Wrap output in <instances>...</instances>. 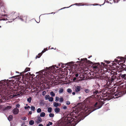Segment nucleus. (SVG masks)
<instances>
[{"mask_svg": "<svg viewBox=\"0 0 126 126\" xmlns=\"http://www.w3.org/2000/svg\"><path fill=\"white\" fill-rule=\"evenodd\" d=\"M17 17V16L15 18H16Z\"/></svg>", "mask_w": 126, "mask_h": 126, "instance_id": "obj_64", "label": "nucleus"}, {"mask_svg": "<svg viewBox=\"0 0 126 126\" xmlns=\"http://www.w3.org/2000/svg\"><path fill=\"white\" fill-rule=\"evenodd\" d=\"M60 65H61V64H60H60H58V66H60Z\"/></svg>", "mask_w": 126, "mask_h": 126, "instance_id": "obj_59", "label": "nucleus"}, {"mask_svg": "<svg viewBox=\"0 0 126 126\" xmlns=\"http://www.w3.org/2000/svg\"><path fill=\"white\" fill-rule=\"evenodd\" d=\"M116 76H115L113 75L112 76L111 78L110 79H108V81L104 79L103 81L105 82H106V84L104 85V87L105 88V89H102L101 87L98 84L95 85L94 86V88L93 89L92 91V92L94 94L96 95L98 94H105V90L113 89V86H112L113 85L111 84L112 82L114 80V79L116 78Z\"/></svg>", "mask_w": 126, "mask_h": 126, "instance_id": "obj_1", "label": "nucleus"}, {"mask_svg": "<svg viewBox=\"0 0 126 126\" xmlns=\"http://www.w3.org/2000/svg\"><path fill=\"white\" fill-rule=\"evenodd\" d=\"M114 73V72L113 71H111V74H113V73Z\"/></svg>", "mask_w": 126, "mask_h": 126, "instance_id": "obj_56", "label": "nucleus"}, {"mask_svg": "<svg viewBox=\"0 0 126 126\" xmlns=\"http://www.w3.org/2000/svg\"><path fill=\"white\" fill-rule=\"evenodd\" d=\"M101 63L102 64H103V65L101 64L100 65L99 63H95L93 65V67L94 69L97 70L98 69V68L100 67V68L101 70V71L102 70V67L103 68V66H104L105 64L104 63L102 62Z\"/></svg>", "mask_w": 126, "mask_h": 126, "instance_id": "obj_6", "label": "nucleus"}, {"mask_svg": "<svg viewBox=\"0 0 126 126\" xmlns=\"http://www.w3.org/2000/svg\"><path fill=\"white\" fill-rule=\"evenodd\" d=\"M49 117H53L54 116L53 113H50L49 115Z\"/></svg>", "mask_w": 126, "mask_h": 126, "instance_id": "obj_28", "label": "nucleus"}, {"mask_svg": "<svg viewBox=\"0 0 126 126\" xmlns=\"http://www.w3.org/2000/svg\"><path fill=\"white\" fill-rule=\"evenodd\" d=\"M123 94V92H121L120 91H119L116 92L115 93H113L108 94L107 95V94H104L103 96H104V97L105 96H107L106 98L108 100H109L111 99L114 98H117L118 97L121 96Z\"/></svg>", "mask_w": 126, "mask_h": 126, "instance_id": "obj_2", "label": "nucleus"}, {"mask_svg": "<svg viewBox=\"0 0 126 126\" xmlns=\"http://www.w3.org/2000/svg\"><path fill=\"white\" fill-rule=\"evenodd\" d=\"M81 87V86H77L75 87V92L78 94L79 93V92L80 90Z\"/></svg>", "mask_w": 126, "mask_h": 126, "instance_id": "obj_8", "label": "nucleus"}, {"mask_svg": "<svg viewBox=\"0 0 126 126\" xmlns=\"http://www.w3.org/2000/svg\"><path fill=\"white\" fill-rule=\"evenodd\" d=\"M59 99V97L58 96H56V99L55 100V101L56 102H57L58 101Z\"/></svg>", "mask_w": 126, "mask_h": 126, "instance_id": "obj_32", "label": "nucleus"}, {"mask_svg": "<svg viewBox=\"0 0 126 126\" xmlns=\"http://www.w3.org/2000/svg\"><path fill=\"white\" fill-rule=\"evenodd\" d=\"M39 126H43V125L42 124H39Z\"/></svg>", "mask_w": 126, "mask_h": 126, "instance_id": "obj_53", "label": "nucleus"}, {"mask_svg": "<svg viewBox=\"0 0 126 126\" xmlns=\"http://www.w3.org/2000/svg\"><path fill=\"white\" fill-rule=\"evenodd\" d=\"M16 13H14V15H16Z\"/></svg>", "mask_w": 126, "mask_h": 126, "instance_id": "obj_58", "label": "nucleus"}, {"mask_svg": "<svg viewBox=\"0 0 126 126\" xmlns=\"http://www.w3.org/2000/svg\"><path fill=\"white\" fill-rule=\"evenodd\" d=\"M88 109V111H89L90 110L89 109Z\"/></svg>", "mask_w": 126, "mask_h": 126, "instance_id": "obj_63", "label": "nucleus"}, {"mask_svg": "<svg viewBox=\"0 0 126 126\" xmlns=\"http://www.w3.org/2000/svg\"><path fill=\"white\" fill-rule=\"evenodd\" d=\"M79 112V111H73V112L74 113H75L76 114H78V113Z\"/></svg>", "mask_w": 126, "mask_h": 126, "instance_id": "obj_45", "label": "nucleus"}, {"mask_svg": "<svg viewBox=\"0 0 126 126\" xmlns=\"http://www.w3.org/2000/svg\"><path fill=\"white\" fill-rule=\"evenodd\" d=\"M52 108L51 107H49L48 108V111L49 112H51L52 111Z\"/></svg>", "mask_w": 126, "mask_h": 126, "instance_id": "obj_27", "label": "nucleus"}, {"mask_svg": "<svg viewBox=\"0 0 126 126\" xmlns=\"http://www.w3.org/2000/svg\"><path fill=\"white\" fill-rule=\"evenodd\" d=\"M27 75H30L31 74L30 73L28 72V73L27 74Z\"/></svg>", "mask_w": 126, "mask_h": 126, "instance_id": "obj_54", "label": "nucleus"}, {"mask_svg": "<svg viewBox=\"0 0 126 126\" xmlns=\"http://www.w3.org/2000/svg\"><path fill=\"white\" fill-rule=\"evenodd\" d=\"M19 111V109L17 108L14 109L13 110V112L14 114H18Z\"/></svg>", "mask_w": 126, "mask_h": 126, "instance_id": "obj_9", "label": "nucleus"}, {"mask_svg": "<svg viewBox=\"0 0 126 126\" xmlns=\"http://www.w3.org/2000/svg\"><path fill=\"white\" fill-rule=\"evenodd\" d=\"M54 68H55L54 67H54H50L49 68V70L50 69H53Z\"/></svg>", "mask_w": 126, "mask_h": 126, "instance_id": "obj_44", "label": "nucleus"}, {"mask_svg": "<svg viewBox=\"0 0 126 126\" xmlns=\"http://www.w3.org/2000/svg\"><path fill=\"white\" fill-rule=\"evenodd\" d=\"M46 93V91H43L42 92V94L43 95H45Z\"/></svg>", "mask_w": 126, "mask_h": 126, "instance_id": "obj_40", "label": "nucleus"}, {"mask_svg": "<svg viewBox=\"0 0 126 126\" xmlns=\"http://www.w3.org/2000/svg\"><path fill=\"white\" fill-rule=\"evenodd\" d=\"M44 49V51H45V52L47 50V48H45Z\"/></svg>", "mask_w": 126, "mask_h": 126, "instance_id": "obj_55", "label": "nucleus"}, {"mask_svg": "<svg viewBox=\"0 0 126 126\" xmlns=\"http://www.w3.org/2000/svg\"><path fill=\"white\" fill-rule=\"evenodd\" d=\"M32 99V98L31 97H30L29 98H28L27 99V101L28 102L30 103H31V101Z\"/></svg>", "mask_w": 126, "mask_h": 126, "instance_id": "obj_18", "label": "nucleus"}, {"mask_svg": "<svg viewBox=\"0 0 126 126\" xmlns=\"http://www.w3.org/2000/svg\"><path fill=\"white\" fill-rule=\"evenodd\" d=\"M117 59H115V62L117 63L118 64L122 66L125 65L124 63H125L126 60V57H117Z\"/></svg>", "mask_w": 126, "mask_h": 126, "instance_id": "obj_4", "label": "nucleus"}, {"mask_svg": "<svg viewBox=\"0 0 126 126\" xmlns=\"http://www.w3.org/2000/svg\"><path fill=\"white\" fill-rule=\"evenodd\" d=\"M63 89H61L59 90V93H62L63 92Z\"/></svg>", "mask_w": 126, "mask_h": 126, "instance_id": "obj_39", "label": "nucleus"}, {"mask_svg": "<svg viewBox=\"0 0 126 126\" xmlns=\"http://www.w3.org/2000/svg\"><path fill=\"white\" fill-rule=\"evenodd\" d=\"M72 94L73 95H75V92H73L72 93Z\"/></svg>", "mask_w": 126, "mask_h": 126, "instance_id": "obj_51", "label": "nucleus"}, {"mask_svg": "<svg viewBox=\"0 0 126 126\" xmlns=\"http://www.w3.org/2000/svg\"><path fill=\"white\" fill-rule=\"evenodd\" d=\"M29 124L31 125H33L34 124V121L33 120H31L30 121Z\"/></svg>", "mask_w": 126, "mask_h": 126, "instance_id": "obj_15", "label": "nucleus"}, {"mask_svg": "<svg viewBox=\"0 0 126 126\" xmlns=\"http://www.w3.org/2000/svg\"><path fill=\"white\" fill-rule=\"evenodd\" d=\"M19 18L21 21L26 22L27 19V16L25 15L21 16L19 17Z\"/></svg>", "mask_w": 126, "mask_h": 126, "instance_id": "obj_7", "label": "nucleus"}, {"mask_svg": "<svg viewBox=\"0 0 126 126\" xmlns=\"http://www.w3.org/2000/svg\"><path fill=\"white\" fill-rule=\"evenodd\" d=\"M16 72L17 73H19V72H18L16 71Z\"/></svg>", "mask_w": 126, "mask_h": 126, "instance_id": "obj_62", "label": "nucleus"}, {"mask_svg": "<svg viewBox=\"0 0 126 126\" xmlns=\"http://www.w3.org/2000/svg\"><path fill=\"white\" fill-rule=\"evenodd\" d=\"M67 92L68 93H70L72 92V90L71 89H68L67 90Z\"/></svg>", "mask_w": 126, "mask_h": 126, "instance_id": "obj_33", "label": "nucleus"}, {"mask_svg": "<svg viewBox=\"0 0 126 126\" xmlns=\"http://www.w3.org/2000/svg\"><path fill=\"white\" fill-rule=\"evenodd\" d=\"M85 91L87 93H88L89 91L90 90L88 89H86L85 90Z\"/></svg>", "mask_w": 126, "mask_h": 126, "instance_id": "obj_36", "label": "nucleus"}, {"mask_svg": "<svg viewBox=\"0 0 126 126\" xmlns=\"http://www.w3.org/2000/svg\"><path fill=\"white\" fill-rule=\"evenodd\" d=\"M50 94L53 97L55 96V94L53 91H51L50 92Z\"/></svg>", "mask_w": 126, "mask_h": 126, "instance_id": "obj_20", "label": "nucleus"}, {"mask_svg": "<svg viewBox=\"0 0 126 126\" xmlns=\"http://www.w3.org/2000/svg\"><path fill=\"white\" fill-rule=\"evenodd\" d=\"M54 106V107H58L59 105V104L55 102L53 103Z\"/></svg>", "mask_w": 126, "mask_h": 126, "instance_id": "obj_17", "label": "nucleus"}, {"mask_svg": "<svg viewBox=\"0 0 126 126\" xmlns=\"http://www.w3.org/2000/svg\"><path fill=\"white\" fill-rule=\"evenodd\" d=\"M27 118L26 117H24L22 119L24 120H26Z\"/></svg>", "mask_w": 126, "mask_h": 126, "instance_id": "obj_47", "label": "nucleus"}, {"mask_svg": "<svg viewBox=\"0 0 126 126\" xmlns=\"http://www.w3.org/2000/svg\"><path fill=\"white\" fill-rule=\"evenodd\" d=\"M106 98H103L101 99V100H100L98 102H96L94 105V107L95 108V110L97 109L100 108L102 106V105L104 104L105 103L104 102L106 100Z\"/></svg>", "mask_w": 126, "mask_h": 126, "instance_id": "obj_5", "label": "nucleus"}, {"mask_svg": "<svg viewBox=\"0 0 126 126\" xmlns=\"http://www.w3.org/2000/svg\"><path fill=\"white\" fill-rule=\"evenodd\" d=\"M30 107L29 106H25V109H26L28 108H30Z\"/></svg>", "mask_w": 126, "mask_h": 126, "instance_id": "obj_41", "label": "nucleus"}, {"mask_svg": "<svg viewBox=\"0 0 126 126\" xmlns=\"http://www.w3.org/2000/svg\"><path fill=\"white\" fill-rule=\"evenodd\" d=\"M122 69L124 70H125L126 71V65H124L122 66Z\"/></svg>", "mask_w": 126, "mask_h": 126, "instance_id": "obj_22", "label": "nucleus"}, {"mask_svg": "<svg viewBox=\"0 0 126 126\" xmlns=\"http://www.w3.org/2000/svg\"><path fill=\"white\" fill-rule=\"evenodd\" d=\"M19 107H20V105L19 104H18L16 105V108H19Z\"/></svg>", "mask_w": 126, "mask_h": 126, "instance_id": "obj_43", "label": "nucleus"}, {"mask_svg": "<svg viewBox=\"0 0 126 126\" xmlns=\"http://www.w3.org/2000/svg\"><path fill=\"white\" fill-rule=\"evenodd\" d=\"M61 63V67H62V68H63L64 67V66H63V63Z\"/></svg>", "mask_w": 126, "mask_h": 126, "instance_id": "obj_48", "label": "nucleus"}, {"mask_svg": "<svg viewBox=\"0 0 126 126\" xmlns=\"http://www.w3.org/2000/svg\"><path fill=\"white\" fill-rule=\"evenodd\" d=\"M17 76H13V77H12V78H15V77H17Z\"/></svg>", "mask_w": 126, "mask_h": 126, "instance_id": "obj_57", "label": "nucleus"}, {"mask_svg": "<svg viewBox=\"0 0 126 126\" xmlns=\"http://www.w3.org/2000/svg\"><path fill=\"white\" fill-rule=\"evenodd\" d=\"M63 109L65 110H66L67 109V107L66 106H63Z\"/></svg>", "mask_w": 126, "mask_h": 126, "instance_id": "obj_37", "label": "nucleus"}, {"mask_svg": "<svg viewBox=\"0 0 126 126\" xmlns=\"http://www.w3.org/2000/svg\"><path fill=\"white\" fill-rule=\"evenodd\" d=\"M42 53H39L38 54V55L37 56L35 57V59H37V58H40L41 56L42 55Z\"/></svg>", "mask_w": 126, "mask_h": 126, "instance_id": "obj_16", "label": "nucleus"}, {"mask_svg": "<svg viewBox=\"0 0 126 126\" xmlns=\"http://www.w3.org/2000/svg\"><path fill=\"white\" fill-rule=\"evenodd\" d=\"M45 52V51H44V50H43L42 51V52H41L42 53V54L44 52Z\"/></svg>", "mask_w": 126, "mask_h": 126, "instance_id": "obj_52", "label": "nucleus"}, {"mask_svg": "<svg viewBox=\"0 0 126 126\" xmlns=\"http://www.w3.org/2000/svg\"><path fill=\"white\" fill-rule=\"evenodd\" d=\"M53 123L52 122H49L48 124L47 125V126H49L50 125H51Z\"/></svg>", "mask_w": 126, "mask_h": 126, "instance_id": "obj_29", "label": "nucleus"}, {"mask_svg": "<svg viewBox=\"0 0 126 126\" xmlns=\"http://www.w3.org/2000/svg\"><path fill=\"white\" fill-rule=\"evenodd\" d=\"M11 108V107L10 106H8L6 107L5 108V110H8L10 109Z\"/></svg>", "mask_w": 126, "mask_h": 126, "instance_id": "obj_25", "label": "nucleus"}, {"mask_svg": "<svg viewBox=\"0 0 126 126\" xmlns=\"http://www.w3.org/2000/svg\"><path fill=\"white\" fill-rule=\"evenodd\" d=\"M38 119L36 120V122L37 124H39L42 122V120L41 118L39 116H38Z\"/></svg>", "mask_w": 126, "mask_h": 126, "instance_id": "obj_10", "label": "nucleus"}, {"mask_svg": "<svg viewBox=\"0 0 126 126\" xmlns=\"http://www.w3.org/2000/svg\"><path fill=\"white\" fill-rule=\"evenodd\" d=\"M98 70V71H99L100 70H99V69L97 70ZM97 71H98V70H97Z\"/></svg>", "mask_w": 126, "mask_h": 126, "instance_id": "obj_60", "label": "nucleus"}, {"mask_svg": "<svg viewBox=\"0 0 126 126\" xmlns=\"http://www.w3.org/2000/svg\"><path fill=\"white\" fill-rule=\"evenodd\" d=\"M60 109L58 108H56L54 109L55 112L57 113H58L60 112Z\"/></svg>", "mask_w": 126, "mask_h": 126, "instance_id": "obj_12", "label": "nucleus"}, {"mask_svg": "<svg viewBox=\"0 0 126 126\" xmlns=\"http://www.w3.org/2000/svg\"><path fill=\"white\" fill-rule=\"evenodd\" d=\"M114 61H113V63H112V65L113 66H115L117 65V63H114Z\"/></svg>", "mask_w": 126, "mask_h": 126, "instance_id": "obj_35", "label": "nucleus"}, {"mask_svg": "<svg viewBox=\"0 0 126 126\" xmlns=\"http://www.w3.org/2000/svg\"><path fill=\"white\" fill-rule=\"evenodd\" d=\"M88 62H89V63H91V62L90 61H88Z\"/></svg>", "mask_w": 126, "mask_h": 126, "instance_id": "obj_61", "label": "nucleus"}, {"mask_svg": "<svg viewBox=\"0 0 126 126\" xmlns=\"http://www.w3.org/2000/svg\"><path fill=\"white\" fill-rule=\"evenodd\" d=\"M49 97H50V96L48 95H46L45 96V98L46 100L48 99H49Z\"/></svg>", "mask_w": 126, "mask_h": 126, "instance_id": "obj_21", "label": "nucleus"}, {"mask_svg": "<svg viewBox=\"0 0 126 126\" xmlns=\"http://www.w3.org/2000/svg\"><path fill=\"white\" fill-rule=\"evenodd\" d=\"M45 115V114L44 112H41L40 114V116L41 117H44Z\"/></svg>", "mask_w": 126, "mask_h": 126, "instance_id": "obj_19", "label": "nucleus"}, {"mask_svg": "<svg viewBox=\"0 0 126 126\" xmlns=\"http://www.w3.org/2000/svg\"><path fill=\"white\" fill-rule=\"evenodd\" d=\"M35 108L34 107L31 106V110L33 111H34L35 110Z\"/></svg>", "mask_w": 126, "mask_h": 126, "instance_id": "obj_23", "label": "nucleus"}, {"mask_svg": "<svg viewBox=\"0 0 126 126\" xmlns=\"http://www.w3.org/2000/svg\"><path fill=\"white\" fill-rule=\"evenodd\" d=\"M104 62H105L107 64H109L110 63V62L107 61H105Z\"/></svg>", "mask_w": 126, "mask_h": 126, "instance_id": "obj_42", "label": "nucleus"}, {"mask_svg": "<svg viewBox=\"0 0 126 126\" xmlns=\"http://www.w3.org/2000/svg\"><path fill=\"white\" fill-rule=\"evenodd\" d=\"M63 101H64L63 98L62 97L60 99V101H59L60 102H63Z\"/></svg>", "mask_w": 126, "mask_h": 126, "instance_id": "obj_31", "label": "nucleus"}, {"mask_svg": "<svg viewBox=\"0 0 126 126\" xmlns=\"http://www.w3.org/2000/svg\"><path fill=\"white\" fill-rule=\"evenodd\" d=\"M53 98L52 97H49V101H50L51 102H52L53 100Z\"/></svg>", "mask_w": 126, "mask_h": 126, "instance_id": "obj_24", "label": "nucleus"}, {"mask_svg": "<svg viewBox=\"0 0 126 126\" xmlns=\"http://www.w3.org/2000/svg\"><path fill=\"white\" fill-rule=\"evenodd\" d=\"M81 61H84V62L86 61L87 60V58H86L85 59H81Z\"/></svg>", "mask_w": 126, "mask_h": 126, "instance_id": "obj_38", "label": "nucleus"}, {"mask_svg": "<svg viewBox=\"0 0 126 126\" xmlns=\"http://www.w3.org/2000/svg\"><path fill=\"white\" fill-rule=\"evenodd\" d=\"M120 76L122 79H126V74H124L121 75Z\"/></svg>", "mask_w": 126, "mask_h": 126, "instance_id": "obj_13", "label": "nucleus"}, {"mask_svg": "<svg viewBox=\"0 0 126 126\" xmlns=\"http://www.w3.org/2000/svg\"><path fill=\"white\" fill-rule=\"evenodd\" d=\"M32 113V112L31 111H30L29 112V114H30V115H31Z\"/></svg>", "mask_w": 126, "mask_h": 126, "instance_id": "obj_50", "label": "nucleus"}, {"mask_svg": "<svg viewBox=\"0 0 126 126\" xmlns=\"http://www.w3.org/2000/svg\"><path fill=\"white\" fill-rule=\"evenodd\" d=\"M63 123L64 126H69L70 125L74 124L77 121L76 119H75L71 116L70 117H67Z\"/></svg>", "mask_w": 126, "mask_h": 126, "instance_id": "obj_3", "label": "nucleus"}, {"mask_svg": "<svg viewBox=\"0 0 126 126\" xmlns=\"http://www.w3.org/2000/svg\"><path fill=\"white\" fill-rule=\"evenodd\" d=\"M79 75L78 74V73L76 74L75 75L76 77H78V76H79Z\"/></svg>", "mask_w": 126, "mask_h": 126, "instance_id": "obj_49", "label": "nucleus"}, {"mask_svg": "<svg viewBox=\"0 0 126 126\" xmlns=\"http://www.w3.org/2000/svg\"><path fill=\"white\" fill-rule=\"evenodd\" d=\"M13 118V117L12 115H10L8 118V119L9 121H11L12 120Z\"/></svg>", "mask_w": 126, "mask_h": 126, "instance_id": "obj_14", "label": "nucleus"}, {"mask_svg": "<svg viewBox=\"0 0 126 126\" xmlns=\"http://www.w3.org/2000/svg\"><path fill=\"white\" fill-rule=\"evenodd\" d=\"M106 75H105L104 76H103V77H102V79H107L108 78V77Z\"/></svg>", "mask_w": 126, "mask_h": 126, "instance_id": "obj_26", "label": "nucleus"}, {"mask_svg": "<svg viewBox=\"0 0 126 126\" xmlns=\"http://www.w3.org/2000/svg\"><path fill=\"white\" fill-rule=\"evenodd\" d=\"M66 103V104L68 105H69L70 104V101H67Z\"/></svg>", "mask_w": 126, "mask_h": 126, "instance_id": "obj_34", "label": "nucleus"}, {"mask_svg": "<svg viewBox=\"0 0 126 126\" xmlns=\"http://www.w3.org/2000/svg\"><path fill=\"white\" fill-rule=\"evenodd\" d=\"M30 68H26V69H25V71H24L23 72H22L21 73V74H24L25 73L28 71H29L30 70Z\"/></svg>", "mask_w": 126, "mask_h": 126, "instance_id": "obj_11", "label": "nucleus"}, {"mask_svg": "<svg viewBox=\"0 0 126 126\" xmlns=\"http://www.w3.org/2000/svg\"><path fill=\"white\" fill-rule=\"evenodd\" d=\"M77 79V78H76V77H74L73 79V81H76V80Z\"/></svg>", "mask_w": 126, "mask_h": 126, "instance_id": "obj_46", "label": "nucleus"}, {"mask_svg": "<svg viewBox=\"0 0 126 126\" xmlns=\"http://www.w3.org/2000/svg\"><path fill=\"white\" fill-rule=\"evenodd\" d=\"M41 109L40 108H38L37 109V112L38 113H39L41 112Z\"/></svg>", "mask_w": 126, "mask_h": 126, "instance_id": "obj_30", "label": "nucleus"}]
</instances>
